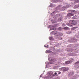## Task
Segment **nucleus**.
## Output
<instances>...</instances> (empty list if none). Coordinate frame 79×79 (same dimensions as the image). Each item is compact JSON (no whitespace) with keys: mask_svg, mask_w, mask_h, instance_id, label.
<instances>
[{"mask_svg":"<svg viewBox=\"0 0 79 79\" xmlns=\"http://www.w3.org/2000/svg\"><path fill=\"white\" fill-rule=\"evenodd\" d=\"M66 64H70L71 63L70 61H66L65 62Z\"/></svg>","mask_w":79,"mask_h":79,"instance_id":"7","label":"nucleus"},{"mask_svg":"<svg viewBox=\"0 0 79 79\" xmlns=\"http://www.w3.org/2000/svg\"><path fill=\"white\" fill-rule=\"evenodd\" d=\"M49 38L50 40H53V37H49Z\"/></svg>","mask_w":79,"mask_h":79,"instance_id":"12","label":"nucleus"},{"mask_svg":"<svg viewBox=\"0 0 79 79\" xmlns=\"http://www.w3.org/2000/svg\"><path fill=\"white\" fill-rule=\"evenodd\" d=\"M58 21H57V20H53V23H57Z\"/></svg>","mask_w":79,"mask_h":79,"instance_id":"16","label":"nucleus"},{"mask_svg":"<svg viewBox=\"0 0 79 79\" xmlns=\"http://www.w3.org/2000/svg\"><path fill=\"white\" fill-rule=\"evenodd\" d=\"M73 49H72L71 52H73Z\"/></svg>","mask_w":79,"mask_h":79,"instance_id":"26","label":"nucleus"},{"mask_svg":"<svg viewBox=\"0 0 79 79\" xmlns=\"http://www.w3.org/2000/svg\"><path fill=\"white\" fill-rule=\"evenodd\" d=\"M62 19L61 18H60L58 19V21H61Z\"/></svg>","mask_w":79,"mask_h":79,"instance_id":"14","label":"nucleus"},{"mask_svg":"<svg viewBox=\"0 0 79 79\" xmlns=\"http://www.w3.org/2000/svg\"><path fill=\"white\" fill-rule=\"evenodd\" d=\"M74 61V60L73 59H70V63H72V62H73Z\"/></svg>","mask_w":79,"mask_h":79,"instance_id":"10","label":"nucleus"},{"mask_svg":"<svg viewBox=\"0 0 79 79\" xmlns=\"http://www.w3.org/2000/svg\"><path fill=\"white\" fill-rule=\"evenodd\" d=\"M76 64H77L78 63H79V61H78L77 62H76Z\"/></svg>","mask_w":79,"mask_h":79,"instance_id":"21","label":"nucleus"},{"mask_svg":"<svg viewBox=\"0 0 79 79\" xmlns=\"http://www.w3.org/2000/svg\"><path fill=\"white\" fill-rule=\"evenodd\" d=\"M73 75H74V73H72V74L71 75V76H73Z\"/></svg>","mask_w":79,"mask_h":79,"instance_id":"25","label":"nucleus"},{"mask_svg":"<svg viewBox=\"0 0 79 79\" xmlns=\"http://www.w3.org/2000/svg\"><path fill=\"white\" fill-rule=\"evenodd\" d=\"M69 24L68 23H66V24L67 25H68L69 26H70V27H73V25H76V24H77V21L73 20H70L69 21Z\"/></svg>","mask_w":79,"mask_h":79,"instance_id":"1","label":"nucleus"},{"mask_svg":"<svg viewBox=\"0 0 79 79\" xmlns=\"http://www.w3.org/2000/svg\"><path fill=\"white\" fill-rule=\"evenodd\" d=\"M66 26V24L64 23H63L62 25V26L63 27H64V26Z\"/></svg>","mask_w":79,"mask_h":79,"instance_id":"15","label":"nucleus"},{"mask_svg":"<svg viewBox=\"0 0 79 79\" xmlns=\"http://www.w3.org/2000/svg\"><path fill=\"white\" fill-rule=\"evenodd\" d=\"M57 60V59L56 58H52L51 59V61H56Z\"/></svg>","mask_w":79,"mask_h":79,"instance_id":"3","label":"nucleus"},{"mask_svg":"<svg viewBox=\"0 0 79 79\" xmlns=\"http://www.w3.org/2000/svg\"><path fill=\"white\" fill-rule=\"evenodd\" d=\"M69 69L68 68L62 67L59 69V71H62L63 72L68 71Z\"/></svg>","mask_w":79,"mask_h":79,"instance_id":"2","label":"nucleus"},{"mask_svg":"<svg viewBox=\"0 0 79 79\" xmlns=\"http://www.w3.org/2000/svg\"><path fill=\"white\" fill-rule=\"evenodd\" d=\"M58 74H61V72H58Z\"/></svg>","mask_w":79,"mask_h":79,"instance_id":"23","label":"nucleus"},{"mask_svg":"<svg viewBox=\"0 0 79 79\" xmlns=\"http://www.w3.org/2000/svg\"><path fill=\"white\" fill-rule=\"evenodd\" d=\"M54 74L55 75H56V76H58V75H57V73H56V72H55Z\"/></svg>","mask_w":79,"mask_h":79,"instance_id":"19","label":"nucleus"},{"mask_svg":"<svg viewBox=\"0 0 79 79\" xmlns=\"http://www.w3.org/2000/svg\"><path fill=\"white\" fill-rule=\"evenodd\" d=\"M70 74H71V73H70Z\"/></svg>","mask_w":79,"mask_h":79,"instance_id":"33","label":"nucleus"},{"mask_svg":"<svg viewBox=\"0 0 79 79\" xmlns=\"http://www.w3.org/2000/svg\"><path fill=\"white\" fill-rule=\"evenodd\" d=\"M51 26H52V25H50L49 26V27H50V29H51V27H51Z\"/></svg>","mask_w":79,"mask_h":79,"instance_id":"22","label":"nucleus"},{"mask_svg":"<svg viewBox=\"0 0 79 79\" xmlns=\"http://www.w3.org/2000/svg\"><path fill=\"white\" fill-rule=\"evenodd\" d=\"M76 28H77V27H73V28H72V30H74V29H75Z\"/></svg>","mask_w":79,"mask_h":79,"instance_id":"13","label":"nucleus"},{"mask_svg":"<svg viewBox=\"0 0 79 79\" xmlns=\"http://www.w3.org/2000/svg\"><path fill=\"white\" fill-rule=\"evenodd\" d=\"M79 5H76L74 6V8H77L78 7H79Z\"/></svg>","mask_w":79,"mask_h":79,"instance_id":"8","label":"nucleus"},{"mask_svg":"<svg viewBox=\"0 0 79 79\" xmlns=\"http://www.w3.org/2000/svg\"><path fill=\"white\" fill-rule=\"evenodd\" d=\"M45 46H44V47H45ZM45 47H46V46H45Z\"/></svg>","mask_w":79,"mask_h":79,"instance_id":"31","label":"nucleus"},{"mask_svg":"<svg viewBox=\"0 0 79 79\" xmlns=\"http://www.w3.org/2000/svg\"><path fill=\"white\" fill-rule=\"evenodd\" d=\"M75 18H76V17L74 16L72 18V19H75Z\"/></svg>","mask_w":79,"mask_h":79,"instance_id":"17","label":"nucleus"},{"mask_svg":"<svg viewBox=\"0 0 79 79\" xmlns=\"http://www.w3.org/2000/svg\"><path fill=\"white\" fill-rule=\"evenodd\" d=\"M42 77L41 76H40V77Z\"/></svg>","mask_w":79,"mask_h":79,"instance_id":"27","label":"nucleus"},{"mask_svg":"<svg viewBox=\"0 0 79 79\" xmlns=\"http://www.w3.org/2000/svg\"><path fill=\"white\" fill-rule=\"evenodd\" d=\"M69 11L70 13H73V12H74V11H75V10H69Z\"/></svg>","mask_w":79,"mask_h":79,"instance_id":"9","label":"nucleus"},{"mask_svg":"<svg viewBox=\"0 0 79 79\" xmlns=\"http://www.w3.org/2000/svg\"><path fill=\"white\" fill-rule=\"evenodd\" d=\"M54 13H56V12L54 11Z\"/></svg>","mask_w":79,"mask_h":79,"instance_id":"28","label":"nucleus"},{"mask_svg":"<svg viewBox=\"0 0 79 79\" xmlns=\"http://www.w3.org/2000/svg\"><path fill=\"white\" fill-rule=\"evenodd\" d=\"M63 29H64V30H68V29H69V27H65L63 28Z\"/></svg>","mask_w":79,"mask_h":79,"instance_id":"5","label":"nucleus"},{"mask_svg":"<svg viewBox=\"0 0 79 79\" xmlns=\"http://www.w3.org/2000/svg\"><path fill=\"white\" fill-rule=\"evenodd\" d=\"M63 8H65V7L63 6Z\"/></svg>","mask_w":79,"mask_h":79,"instance_id":"29","label":"nucleus"},{"mask_svg":"<svg viewBox=\"0 0 79 79\" xmlns=\"http://www.w3.org/2000/svg\"><path fill=\"white\" fill-rule=\"evenodd\" d=\"M56 26V24H55L54 26L52 27H55Z\"/></svg>","mask_w":79,"mask_h":79,"instance_id":"20","label":"nucleus"},{"mask_svg":"<svg viewBox=\"0 0 79 79\" xmlns=\"http://www.w3.org/2000/svg\"><path fill=\"white\" fill-rule=\"evenodd\" d=\"M57 29L58 30V31H61V30H62V28H61V27H60L58 28Z\"/></svg>","mask_w":79,"mask_h":79,"instance_id":"11","label":"nucleus"},{"mask_svg":"<svg viewBox=\"0 0 79 79\" xmlns=\"http://www.w3.org/2000/svg\"><path fill=\"white\" fill-rule=\"evenodd\" d=\"M67 16H74V14L71 13H69L67 14Z\"/></svg>","mask_w":79,"mask_h":79,"instance_id":"4","label":"nucleus"},{"mask_svg":"<svg viewBox=\"0 0 79 79\" xmlns=\"http://www.w3.org/2000/svg\"><path fill=\"white\" fill-rule=\"evenodd\" d=\"M68 5H67V6H66V8H68Z\"/></svg>","mask_w":79,"mask_h":79,"instance_id":"24","label":"nucleus"},{"mask_svg":"<svg viewBox=\"0 0 79 79\" xmlns=\"http://www.w3.org/2000/svg\"><path fill=\"white\" fill-rule=\"evenodd\" d=\"M52 22H53V20H52Z\"/></svg>","mask_w":79,"mask_h":79,"instance_id":"30","label":"nucleus"},{"mask_svg":"<svg viewBox=\"0 0 79 79\" xmlns=\"http://www.w3.org/2000/svg\"><path fill=\"white\" fill-rule=\"evenodd\" d=\"M46 52L47 53H49V51H46Z\"/></svg>","mask_w":79,"mask_h":79,"instance_id":"18","label":"nucleus"},{"mask_svg":"<svg viewBox=\"0 0 79 79\" xmlns=\"http://www.w3.org/2000/svg\"><path fill=\"white\" fill-rule=\"evenodd\" d=\"M53 76V72H51L49 73V76H51V75Z\"/></svg>","mask_w":79,"mask_h":79,"instance_id":"6","label":"nucleus"},{"mask_svg":"<svg viewBox=\"0 0 79 79\" xmlns=\"http://www.w3.org/2000/svg\"><path fill=\"white\" fill-rule=\"evenodd\" d=\"M63 35V34H62V35Z\"/></svg>","mask_w":79,"mask_h":79,"instance_id":"32","label":"nucleus"}]
</instances>
